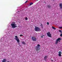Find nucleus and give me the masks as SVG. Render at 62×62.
<instances>
[{"mask_svg": "<svg viewBox=\"0 0 62 62\" xmlns=\"http://www.w3.org/2000/svg\"><path fill=\"white\" fill-rule=\"evenodd\" d=\"M11 25L12 28H14L17 27L16 24H15V23L14 22H13L11 23Z\"/></svg>", "mask_w": 62, "mask_h": 62, "instance_id": "1", "label": "nucleus"}, {"mask_svg": "<svg viewBox=\"0 0 62 62\" xmlns=\"http://www.w3.org/2000/svg\"><path fill=\"white\" fill-rule=\"evenodd\" d=\"M34 30L35 31H41V29L38 27L36 26L34 29Z\"/></svg>", "mask_w": 62, "mask_h": 62, "instance_id": "2", "label": "nucleus"}, {"mask_svg": "<svg viewBox=\"0 0 62 62\" xmlns=\"http://www.w3.org/2000/svg\"><path fill=\"white\" fill-rule=\"evenodd\" d=\"M47 35L49 37H50V38H52V34L50 33V32H48L47 33Z\"/></svg>", "mask_w": 62, "mask_h": 62, "instance_id": "3", "label": "nucleus"}, {"mask_svg": "<svg viewBox=\"0 0 62 62\" xmlns=\"http://www.w3.org/2000/svg\"><path fill=\"white\" fill-rule=\"evenodd\" d=\"M15 37L16 38L15 39L16 40L18 43H19V42H20V40H19V39H18V36H16Z\"/></svg>", "mask_w": 62, "mask_h": 62, "instance_id": "4", "label": "nucleus"}, {"mask_svg": "<svg viewBox=\"0 0 62 62\" xmlns=\"http://www.w3.org/2000/svg\"><path fill=\"white\" fill-rule=\"evenodd\" d=\"M31 39L32 41H35L37 40V39L35 37H32L31 38Z\"/></svg>", "mask_w": 62, "mask_h": 62, "instance_id": "5", "label": "nucleus"}, {"mask_svg": "<svg viewBox=\"0 0 62 62\" xmlns=\"http://www.w3.org/2000/svg\"><path fill=\"white\" fill-rule=\"evenodd\" d=\"M35 49L36 51H39V47L37 46H36L35 47Z\"/></svg>", "mask_w": 62, "mask_h": 62, "instance_id": "6", "label": "nucleus"}, {"mask_svg": "<svg viewBox=\"0 0 62 62\" xmlns=\"http://www.w3.org/2000/svg\"><path fill=\"white\" fill-rule=\"evenodd\" d=\"M59 6L60 7V9H62V3H61L59 4Z\"/></svg>", "mask_w": 62, "mask_h": 62, "instance_id": "7", "label": "nucleus"}, {"mask_svg": "<svg viewBox=\"0 0 62 62\" xmlns=\"http://www.w3.org/2000/svg\"><path fill=\"white\" fill-rule=\"evenodd\" d=\"M59 54H58V55H59V56H61V54H62V53L61 52V51H59Z\"/></svg>", "mask_w": 62, "mask_h": 62, "instance_id": "8", "label": "nucleus"}, {"mask_svg": "<svg viewBox=\"0 0 62 62\" xmlns=\"http://www.w3.org/2000/svg\"><path fill=\"white\" fill-rule=\"evenodd\" d=\"M47 56H45L44 58V60H45V61H46V60H47Z\"/></svg>", "mask_w": 62, "mask_h": 62, "instance_id": "9", "label": "nucleus"}, {"mask_svg": "<svg viewBox=\"0 0 62 62\" xmlns=\"http://www.w3.org/2000/svg\"><path fill=\"white\" fill-rule=\"evenodd\" d=\"M6 60H7V59H3V60L2 61V62H6Z\"/></svg>", "mask_w": 62, "mask_h": 62, "instance_id": "10", "label": "nucleus"}, {"mask_svg": "<svg viewBox=\"0 0 62 62\" xmlns=\"http://www.w3.org/2000/svg\"><path fill=\"white\" fill-rule=\"evenodd\" d=\"M57 41H59V40H61V38H58V39H56Z\"/></svg>", "mask_w": 62, "mask_h": 62, "instance_id": "11", "label": "nucleus"}, {"mask_svg": "<svg viewBox=\"0 0 62 62\" xmlns=\"http://www.w3.org/2000/svg\"><path fill=\"white\" fill-rule=\"evenodd\" d=\"M22 42L23 44H24V45H25V43L24 41H22Z\"/></svg>", "mask_w": 62, "mask_h": 62, "instance_id": "12", "label": "nucleus"}, {"mask_svg": "<svg viewBox=\"0 0 62 62\" xmlns=\"http://www.w3.org/2000/svg\"><path fill=\"white\" fill-rule=\"evenodd\" d=\"M58 41H57V40H56V41H55V44H57L58 43Z\"/></svg>", "mask_w": 62, "mask_h": 62, "instance_id": "13", "label": "nucleus"}, {"mask_svg": "<svg viewBox=\"0 0 62 62\" xmlns=\"http://www.w3.org/2000/svg\"><path fill=\"white\" fill-rule=\"evenodd\" d=\"M48 7L49 8H51V6L48 5Z\"/></svg>", "mask_w": 62, "mask_h": 62, "instance_id": "14", "label": "nucleus"}, {"mask_svg": "<svg viewBox=\"0 0 62 62\" xmlns=\"http://www.w3.org/2000/svg\"><path fill=\"white\" fill-rule=\"evenodd\" d=\"M40 26L42 28H43V25H42V24H41L40 25Z\"/></svg>", "mask_w": 62, "mask_h": 62, "instance_id": "15", "label": "nucleus"}, {"mask_svg": "<svg viewBox=\"0 0 62 62\" xmlns=\"http://www.w3.org/2000/svg\"><path fill=\"white\" fill-rule=\"evenodd\" d=\"M52 27L53 28V29H54L55 30L56 29L53 26H52Z\"/></svg>", "mask_w": 62, "mask_h": 62, "instance_id": "16", "label": "nucleus"}, {"mask_svg": "<svg viewBox=\"0 0 62 62\" xmlns=\"http://www.w3.org/2000/svg\"><path fill=\"white\" fill-rule=\"evenodd\" d=\"M37 47H39V46H40V45L39 44H38L37 45Z\"/></svg>", "mask_w": 62, "mask_h": 62, "instance_id": "17", "label": "nucleus"}, {"mask_svg": "<svg viewBox=\"0 0 62 62\" xmlns=\"http://www.w3.org/2000/svg\"><path fill=\"white\" fill-rule=\"evenodd\" d=\"M59 32H60V33H62V31H61V30H59Z\"/></svg>", "mask_w": 62, "mask_h": 62, "instance_id": "18", "label": "nucleus"}, {"mask_svg": "<svg viewBox=\"0 0 62 62\" xmlns=\"http://www.w3.org/2000/svg\"><path fill=\"white\" fill-rule=\"evenodd\" d=\"M33 4V3H31L30 4V5H32Z\"/></svg>", "mask_w": 62, "mask_h": 62, "instance_id": "19", "label": "nucleus"}, {"mask_svg": "<svg viewBox=\"0 0 62 62\" xmlns=\"http://www.w3.org/2000/svg\"><path fill=\"white\" fill-rule=\"evenodd\" d=\"M59 28L60 29H61V28H62V27H59Z\"/></svg>", "mask_w": 62, "mask_h": 62, "instance_id": "20", "label": "nucleus"}, {"mask_svg": "<svg viewBox=\"0 0 62 62\" xmlns=\"http://www.w3.org/2000/svg\"><path fill=\"white\" fill-rule=\"evenodd\" d=\"M27 19H28L27 17H26V18H25V20H27Z\"/></svg>", "mask_w": 62, "mask_h": 62, "instance_id": "21", "label": "nucleus"}, {"mask_svg": "<svg viewBox=\"0 0 62 62\" xmlns=\"http://www.w3.org/2000/svg\"><path fill=\"white\" fill-rule=\"evenodd\" d=\"M60 36L61 37H62V34H61L60 35Z\"/></svg>", "mask_w": 62, "mask_h": 62, "instance_id": "22", "label": "nucleus"}, {"mask_svg": "<svg viewBox=\"0 0 62 62\" xmlns=\"http://www.w3.org/2000/svg\"><path fill=\"white\" fill-rule=\"evenodd\" d=\"M47 24L48 25H49V22H47Z\"/></svg>", "mask_w": 62, "mask_h": 62, "instance_id": "23", "label": "nucleus"}, {"mask_svg": "<svg viewBox=\"0 0 62 62\" xmlns=\"http://www.w3.org/2000/svg\"><path fill=\"white\" fill-rule=\"evenodd\" d=\"M40 37L41 38H43V36H41Z\"/></svg>", "mask_w": 62, "mask_h": 62, "instance_id": "24", "label": "nucleus"}, {"mask_svg": "<svg viewBox=\"0 0 62 62\" xmlns=\"http://www.w3.org/2000/svg\"><path fill=\"white\" fill-rule=\"evenodd\" d=\"M20 37H22V36H23V35H20Z\"/></svg>", "mask_w": 62, "mask_h": 62, "instance_id": "25", "label": "nucleus"}, {"mask_svg": "<svg viewBox=\"0 0 62 62\" xmlns=\"http://www.w3.org/2000/svg\"><path fill=\"white\" fill-rule=\"evenodd\" d=\"M27 2H28V0H27V1L25 2V3H27Z\"/></svg>", "mask_w": 62, "mask_h": 62, "instance_id": "26", "label": "nucleus"}, {"mask_svg": "<svg viewBox=\"0 0 62 62\" xmlns=\"http://www.w3.org/2000/svg\"><path fill=\"white\" fill-rule=\"evenodd\" d=\"M41 36H44V35H41Z\"/></svg>", "mask_w": 62, "mask_h": 62, "instance_id": "27", "label": "nucleus"}, {"mask_svg": "<svg viewBox=\"0 0 62 62\" xmlns=\"http://www.w3.org/2000/svg\"><path fill=\"white\" fill-rule=\"evenodd\" d=\"M51 61H52V62H53V60H51Z\"/></svg>", "mask_w": 62, "mask_h": 62, "instance_id": "28", "label": "nucleus"}, {"mask_svg": "<svg viewBox=\"0 0 62 62\" xmlns=\"http://www.w3.org/2000/svg\"><path fill=\"white\" fill-rule=\"evenodd\" d=\"M59 42H60V41H59Z\"/></svg>", "mask_w": 62, "mask_h": 62, "instance_id": "29", "label": "nucleus"}, {"mask_svg": "<svg viewBox=\"0 0 62 62\" xmlns=\"http://www.w3.org/2000/svg\"><path fill=\"white\" fill-rule=\"evenodd\" d=\"M7 62H9V61H8Z\"/></svg>", "mask_w": 62, "mask_h": 62, "instance_id": "30", "label": "nucleus"}, {"mask_svg": "<svg viewBox=\"0 0 62 62\" xmlns=\"http://www.w3.org/2000/svg\"><path fill=\"white\" fill-rule=\"evenodd\" d=\"M37 1H38V0H37Z\"/></svg>", "mask_w": 62, "mask_h": 62, "instance_id": "31", "label": "nucleus"}]
</instances>
